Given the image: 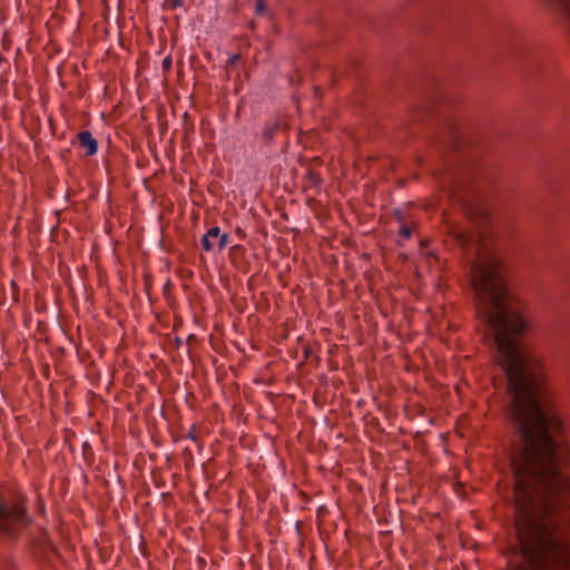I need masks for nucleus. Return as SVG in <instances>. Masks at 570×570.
<instances>
[{
	"label": "nucleus",
	"instance_id": "obj_1",
	"mask_svg": "<svg viewBox=\"0 0 570 570\" xmlns=\"http://www.w3.org/2000/svg\"><path fill=\"white\" fill-rule=\"evenodd\" d=\"M519 549L509 570H570V500H513Z\"/></svg>",
	"mask_w": 570,
	"mask_h": 570
},
{
	"label": "nucleus",
	"instance_id": "obj_5",
	"mask_svg": "<svg viewBox=\"0 0 570 570\" xmlns=\"http://www.w3.org/2000/svg\"><path fill=\"white\" fill-rule=\"evenodd\" d=\"M551 6L556 7L566 18L570 27V0H546Z\"/></svg>",
	"mask_w": 570,
	"mask_h": 570
},
{
	"label": "nucleus",
	"instance_id": "obj_8",
	"mask_svg": "<svg viewBox=\"0 0 570 570\" xmlns=\"http://www.w3.org/2000/svg\"><path fill=\"white\" fill-rule=\"evenodd\" d=\"M399 235L404 239H410L412 236V230L407 225H402L399 229Z\"/></svg>",
	"mask_w": 570,
	"mask_h": 570
},
{
	"label": "nucleus",
	"instance_id": "obj_10",
	"mask_svg": "<svg viewBox=\"0 0 570 570\" xmlns=\"http://www.w3.org/2000/svg\"><path fill=\"white\" fill-rule=\"evenodd\" d=\"M238 60H239V56L238 55H233V56L229 57L228 63L229 65H235V63H237Z\"/></svg>",
	"mask_w": 570,
	"mask_h": 570
},
{
	"label": "nucleus",
	"instance_id": "obj_6",
	"mask_svg": "<svg viewBox=\"0 0 570 570\" xmlns=\"http://www.w3.org/2000/svg\"><path fill=\"white\" fill-rule=\"evenodd\" d=\"M278 129V124L276 121L268 122L265 125L262 136L266 141H269L273 139L275 132Z\"/></svg>",
	"mask_w": 570,
	"mask_h": 570
},
{
	"label": "nucleus",
	"instance_id": "obj_13",
	"mask_svg": "<svg viewBox=\"0 0 570 570\" xmlns=\"http://www.w3.org/2000/svg\"><path fill=\"white\" fill-rule=\"evenodd\" d=\"M164 65H165V66H166V65H170L169 59H165V60H164Z\"/></svg>",
	"mask_w": 570,
	"mask_h": 570
},
{
	"label": "nucleus",
	"instance_id": "obj_12",
	"mask_svg": "<svg viewBox=\"0 0 570 570\" xmlns=\"http://www.w3.org/2000/svg\"><path fill=\"white\" fill-rule=\"evenodd\" d=\"M174 6H181V1L176 0V1L174 2Z\"/></svg>",
	"mask_w": 570,
	"mask_h": 570
},
{
	"label": "nucleus",
	"instance_id": "obj_9",
	"mask_svg": "<svg viewBox=\"0 0 570 570\" xmlns=\"http://www.w3.org/2000/svg\"><path fill=\"white\" fill-rule=\"evenodd\" d=\"M265 10V6L263 0H257L256 2V13L262 14Z\"/></svg>",
	"mask_w": 570,
	"mask_h": 570
},
{
	"label": "nucleus",
	"instance_id": "obj_4",
	"mask_svg": "<svg viewBox=\"0 0 570 570\" xmlns=\"http://www.w3.org/2000/svg\"><path fill=\"white\" fill-rule=\"evenodd\" d=\"M0 531L10 535V502L0 501Z\"/></svg>",
	"mask_w": 570,
	"mask_h": 570
},
{
	"label": "nucleus",
	"instance_id": "obj_11",
	"mask_svg": "<svg viewBox=\"0 0 570 570\" xmlns=\"http://www.w3.org/2000/svg\"><path fill=\"white\" fill-rule=\"evenodd\" d=\"M188 438H190L191 440H196V435L191 431L188 433Z\"/></svg>",
	"mask_w": 570,
	"mask_h": 570
},
{
	"label": "nucleus",
	"instance_id": "obj_2",
	"mask_svg": "<svg viewBox=\"0 0 570 570\" xmlns=\"http://www.w3.org/2000/svg\"><path fill=\"white\" fill-rule=\"evenodd\" d=\"M77 139L79 146L85 149V156L91 157L97 154L98 141L89 130L78 132Z\"/></svg>",
	"mask_w": 570,
	"mask_h": 570
},
{
	"label": "nucleus",
	"instance_id": "obj_7",
	"mask_svg": "<svg viewBox=\"0 0 570 570\" xmlns=\"http://www.w3.org/2000/svg\"><path fill=\"white\" fill-rule=\"evenodd\" d=\"M228 244V234H222L218 236V240L216 243V249L219 252L223 250Z\"/></svg>",
	"mask_w": 570,
	"mask_h": 570
},
{
	"label": "nucleus",
	"instance_id": "obj_3",
	"mask_svg": "<svg viewBox=\"0 0 570 570\" xmlns=\"http://www.w3.org/2000/svg\"><path fill=\"white\" fill-rule=\"evenodd\" d=\"M218 236H220V228L218 226L209 228L202 238V247L204 250L212 252L216 249Z\"/></svg>",
	"mask_w": 570,
	"mask_h": 570
}]
</instances>
